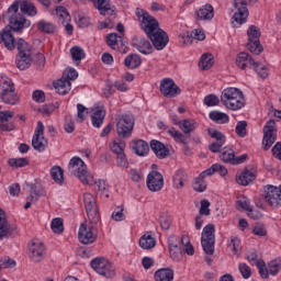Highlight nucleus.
<instances>
[{"mask_svg":"<svg viewBox=\"0 0 281 281\" xmlns=\"http://www.w3.org/2000/svg\"><path fill=\"white\" fill-rule=\"evenodd\" d=\"M19 8L22 14H27L29 16H36L37 14L34 3L27 0L14 1L8 9V14H10L9 25L13 32H23L25 27H30V25H32L30 20L25 19V16L19 13Z\"/></svg>","mask_w":281,"mask_h":281,"instance_id":"nucleus-1","label":"nucleus"},{"mask_svg":"<svg viewBox=\"0 0 281 281\" xmlns=\"http://www.w3.org/2000/svg\"><path fill=\"white\" fill-rule=\"evenodd\" d=\"M221 102L229 111H240L245 106V94L238 88H226L222 92Z\"/></svg>","mask_w":281,"mask_h":281,"instance_id":"nucleus-2","label":"nucleus"},{"mask_svg":"<svg viewBox=\"0 0 281 281\" xmlns=\"http://www.w3.org/2000/svg\"><path fill=\"white\" fill-rule=\"evenodd\" d=\"M68 173L71 177H77L85 186H91L93 183V176L87 170L85 160L78 156L70 159L68 164Z\"/></svg>","mask_w":281,"mask_h":281,"instance_id":"nucleus-3","label":"nucleus"},{"mask_svg":"<svg viewBox=\"0 0 281 281\" xmlns=\"http://www.w3.org/2000/svg\"><path fill=\"white\" fill-rule=\"evenodd\" d=\"M215 234L216 228L214 227V224L206 225L202 231L201 245L204 254H206L204 260L207 265H212V258H210V256H214V245H216Z\"/></svg>","mask_w":281,"mask_h":281,"instance_id":"nucleus-4","label":"nucleus"},{"mask_svg":"<svg viewBox=\"0 0 281 281\" xmlns=\"http://www.w3.org/2000/svg\"><path fill=\"white\" fill-rule=\"evenodd\" d=\"M97 10L102 16H108L104 22L99 23V30H113L115 27V7L111 5V0H98Z\"/></svg>","mask_w":281,"mask_h":281,"instance_id":"nucleus-5","label":"nucleus"},{"mask_svg":"<svg viewBox=\"0 0 281 281\" xmlns=\"http://www.w3.org/2000/svg\"><path fill=\"white\" fill-rule=\"evenodd\" d=\"M135 128V116L131 113L121 114L116 120V133L121 139H128Z\"/></svg>","mask_w":281,"mask_h":281,"instance_id":"nucleus-6","label":"nucleus"},{"mask_svg":"<svg viewBox=\"0 0 281 281\" xmlns=\"http://www.w3.org/2000/svg\"><path fill=\"white\" fill-rule=\"evenodd\" d=\"M136 16L140 23V27L147 36L149 34H153V32H156L159 30V21L155 19V16L148 14V12L142 10V9H136Z\"/></svg>","mask_w":281,"mask_h":281,"instance_id":"nucleus-7","label":"nucleus"},{"mask_svg":"<svg viewBox=\"0 0 281 281\" xmlns=\"http://www.w3.org/2000/svg\"><path fill=\"white\" fill-rule=\"evenodd\" d=\"M83 203L89 225H98V223H100V213L98 212V203L95 202V196H93L91 193H85Z\"/></svg>","mask_w":281,"mask_h":281,"instance_id":"nucleus-8","label":"nucleus"},{"mask_svg":"<svg viewBox=\"0 0 281 281\" xmlns=\"http://www.w3.org/2000/svg\"><path fill=\"white\" fill-rule=\"evenodd\" d=\"M257 268L259 270V276L267 280L269 276H276L277 273H280L281 270V257L271 260L270 262L265 263V260L259 259L257 260Z\"/></svg>","mask_w":281,"mask_h":281,"instance_id":"nucleus-9","label":"nucleus"},{"mask_svg":"<svg viewBox=\"0 0 281 281\" xmlns=\"http://www.w3.org/2000/svg\"><path fill=\"white\" fill-rule=\"evenodd\" d=\"M248 44L247 47L251 54L258 56L262 53V45L260 44V29L256 25H250L247 30Z\"/></svg>","mask_w":281,"mask_h":281,"instance_id":"nucleus-10","label":"nucleus"},{"mask_svg":"<svg viewBox=\"0 0 281 281\" xmlns=\"http://www.w3.org/2000/svg\"><path fill=\"white\" fill-rule=\"evenodd\" d=\"M258 0H234V8L237 9V11L233 15V20L238 25H243V23H247V19L249 16V10L247 9V5L249 3H257Z\"/></svg>","mask_w":281,"mask_h":281,"instance_id":"nucleus-11","label":"nucleus"},{"mask_svg":"<svg viewBox=\"0 0 281 281\" xmlns=\"http://www.w3.org/2000/svg\"><path fill=\"white\" fill-rule=\"evenodd\" d=\"M0 87L2 89V92L0 94V98L4 104H19V95L11 94V100L8 99V93H12L14 90V82H12V79L8 77H2L0 79Z\"/></svg>","mask_w":281,"mask_h":281,"instance_id":"nucleus-12","label":"nucleus"},{"mask_svg":"<svg viewBox=\"0 0 281 281\" xmlns=\"http://www.w3.org/2000/svg\"><path fill=\"white\" fill-rule=\"evenodd\" d=\"M265 201L272 210L281 207V184L279 187L271 184L265 187Z\"/></svg>","mask_w":281,"mask_h":281,"instance_id":"nucleus-13","label":"nucleus"},{"mask_svg":"<svg viewBox=\"0 0 281 281\" xmlns=\"http://www.w3.org/2000/svg\"><path fill=\"white\" fill-rule=\"evenodd\" d=\"M79 243L82 245H92L98 240V228L93 224H81L78 232Z\"/></svg>","mask_w":281,"mask_h":281,"instance_id":"nucleus-14","label":"nucleus"},{"mask_svg":"<svg viewBox=\"0 0 281 281\" xmlns=\"http://www.w3.org/2000/svg\"><path fill=\"white\" fill-rule=\"evenodd\" d=\"M90 265L99 276H103L104 278H113V276H115V268L104 258L92 259Z\"/></svg>","mask_w":281,"mask_h":281,"instance_id":"nucleus-15","label":"nucleus"},{"mask_svg":"<svg viewBox=\"0 0 281 281\" xmlns=\"http://www.w3.org/2000/svg\"><path fill=\"white\" fill-rule=\"evenodd\" d=\"M278 139V128H276V121L269 120L263 126L262 145L265 150H269Z\"/></svg>","mask_w":281,"mask_h":281,"instance_id":"nucleus-16","label":"nucleus"},{"mask_svg":"<svg viewBox=\"0 0 281 281\" xmlns=\"http://www.w3.org/2000/svg\"><path fill=\"white\" fill-rule=\"evenodd\" d=\"M44 133H45V125H43V122L38 121L37 127L32 138V146L34 150H38V153H43V150L47 148V140L44 136Z\"/></svg>","mask_w":281,"mask_h":281,"instance_id":"nucleus-17","label":"nucleus"},{"mask_svg":"<svg viewBox=\"0 0 281 281\" xmlns=\"http://www.w3.org/2000/svg\"><path fill=\"white\" fill-rule=\"evenodd\" d=\"M159 91L165 98H177L181 93V88L175 83V80L165 78L160 81Z\"/></svg>","mask_w":281,"mask_h":281,"instance_id":"nucleus-18","label":"nucleus"},{"mask_svg":"<svg viewBox=\"0 0 281 281\" xmlns=\"http://www.w3.org/2000/svg\"><path fill=\"white\" fill-rule=\"evenodd\" d=\"M247 154H243L241 156L236 157L234 149L227 147H225L220 155V159L224 161V164H231V166L245 164L247 161Z\"/></svg>","mask_w":281,"mask_h":281,"instance_id":"nucleus-19","label":"nucleus"},{"mask_svg":"<svg viewBox=\"0 0 281 281\" xmlns=\"http://www.w3.org/2000/svg\"><path fill=\"white\" fill-rule=\"evenodd\" d=\"M147 36L151 41L155 49H157L158 52H161V49H164L166 45H168V43L170 42L168 33H166V31L161 29L156 30V32H153Z\"/></svg>","mask_w":281,"mask_h":281,"instance_id":"nucleus-20","label":"nucleus"},{"mask_svg":"<svg viewBox=\"0 0 281 281\" xmlns=\"http://www.w3.org/2000/svg\"><path fill=\"white\" fill-rule=\"evenodd\" d=\"M146 184L150 192H160L164 189V175L159 171H150L147 176Z\"/></svg>","mask_w":281,"mask_h":281,"instance_id":"nucleus-21","label":"nucleus"},{"mask_svg":"<svg viewBox=\"0 0 281 281\" xmlns=\"http://www.w3.org/2000/svg\"><path fill=\"white\" fill-rule=\"evenodd\" d=\"M29 258L33 262H42L45 260V244L42 241L35 240L29 246Z\"/></svg>","mask_w":281,"mask_h":281,"instance_id":"nucleus-22","label":"nucleus"},{"mask_svg":"<svg viewBox=\"0 0 281 281\" xmlns=\"http://www.w3.org/2000/svg\"><path fill=\"white\" fill-rule=\"evenodd\" d=\"M132 46L140 54H153V44L144 37H136L132 41Z\"/></svg>","mask_w":281,"mask_h":281,"instance_id":"nucleus-23","label":"nucleus"},{"mask_svg":"<svg viewBox=\"0 0 281 281\" xmlns=\"http://www.w3.org/2000/svg\"><path fill=\"white\" fill-rule=\"evenodd\" d=\"M15 232L16 227L10 225L8 217L0 216V240L12 237Z\"/></svg>","mask_w":281,"mask_h":281,"instance_id":"nucleus-24","label":"nucleus"},{"mask_svg":"<svg viewBox=\"0 0 281 281\" xmlns=\"http://www.w3.org/2000/svg\"><path fill=\"white\" fill-rule=\"evenodd\" d=\"M196 21H212L214 19V7L204 4L195 12Z\"/></svg>","mask_w":281,"mask_h":281,"instance_id":"nucleus-25","label":"nucleus"},{"mask_svg":"<svg viewBox=\"0 0 281 281\" xmlns=\"http://www.w3.org/2000/svg\"><path fill=\"white\" fill-rule=\"evenodd\" d=\"M12 117H14V112L12 111L0 112V131H14V123L10 122Z\"/></svg>","mask_w":281,"mask_h":281,"instance_id":"nucleus-26","label":"nucleus"},{"mask_svg":"<svg viewBox=\"0 0 281 281\" xmlns=\"http://www.w3.org/2000/svg\"><path fill=\"white\" fill-rule=\"evenodd\" d=\"M149 146L158 159H166V157L170 155V150L166 147V145H164V143L159 140L153 139L149 143Z\"/></svg>","mask_w":281,"mask_h":281,"instance_id":"nucleus-27","label":"nucleus"},{"mask_svg":"<svg viewBox=\"0 0 281 281\" xmlns=\"http://www.w3.org/2000/svg\"><path fill=\"white\" fill-rule=\"evenodd\" d=\"M239 186H249L252 181H256V170L245 168L244 171L236 178Z\"/></svg>","mask_w":281,"mask_h":281,"instance_id":"nucleus-28","label":"nucleus"},{"mask_svg":"<svg viewBox=\"0 0 281 281\" xmlns=\"http://www.w3.org/2000/svg\"><path fill=\"white\" fill-rule=\"evenodd\" d=\"M188 183V173L183 169H178L172 177V184L175 190H182Z\"/></svg>","mask_w":281,"mask_h":281,"instance_id":"nucleus-29","label":"nucleus"},{"mask_svg":"<svg viewBox=\"0 0 281 281\" xmlns=\"http://www.w3.org/2000/svg\"><path fill=\"white\" fill-rule=\"evenodd\" d=\"M256 60L251 58L249 53H239L236 58V65L239 69H247V67H255Z\"/></svg>","mask_w":281,"mask_h":281,"instance_id":"nucleus-30","label":"nucleus"},{"mask_svg":"<svg viewBox=\"0 0 281 281\" xmlns=\"http://www.w3.org/2000/svg\"><path fill=\"white\" fill-rule=\"evenodd\" d=\"M104 117H106L104 109L100 106L95 108L91 114L92 126H94V128H100V126L104 124Z\"/></svg>","mask_w":281,"mask_h":281,"instance_id":"nucleus-31","label":"nucleus"},{"mask_svg":"<svg viewBox=\"0 0 281 281\" xmlns=\"http://www.w3.org/2000/svg\"><path fill=\"white\" fill-rule=\"evenodd\" d=\"M132 149L138 157H145V155L149 153L150 147L144 139H138L133 142Z\"/></svg>","mask_w":281,"mask_h":281,"instance_id":"nucleus-32","label":"nucleus"},{"mask_svg":"<svg viewBox=\"0 0 281 281\" xmlns=\"http://www.w3.org/2000/svg\"><path fill=\"white\" fill-rule=\"evenodd\" d=\"M156 281H173L175 280V271L170 268H162L155 272Z\"/></svg>","mask_w":281,"mask_h":281,"instance_id":"nucleus-33","label":"nucleus"},{"mask_svg":"<svg viewBox=\"0 0 281 281\" xmlns=\"http://www.w3.org/2000/svg\"><path fill=\"white\" fill-rule=\"evenodd\" d=\"M54 87L59 95H67L71 91V81L61 77L54 83Z\"/></svg>","mask_w":281,"mask_h":281,"instance_id":"nucleus-34","label":"nucleus"},{"mask_svg":"<svg viewBox=\"0 0 281 281\" xmlns=\"http://www.w3.org/2000/svg\"><path fill=\"white\" fill-rule=\"evenodd\" d=\"M0 43H4V47H7L10 52L14 49V35H12V31H2L0 33Z\"/></svg>","mask_w":281,"mask_h":281,"instance_id":"nucleus-35","label":"nucleus"},{"mask_svg":"<svg viewBox=\"0 0 281 281\" xmlns=\"http://www.w3.org/2000/svg\"><path fill=\"white\" fill-rule=\"evenodd\" d=\"M15 65L18 69L21 71H25V69H30L32 65V55H18Z\"/></svg>","mask_w":281,"mask_h":281,"instance_id":"nucleus-36","label":"nucleus"},{"mask_svg":"<svg viewBox=\"0 0 281 281\" xmlns=\"http://www.w3.org/2000/svg\"><path fill=\"white\" fill-rule=\"evenodd\" d=\"M50 177L57 186H63V183H65V171L60 166H54L50 168Z\"/></svg>","mask_w":281,"mask_h":281,"instance_id":"nucleus-37","label":"nucleus"},{"mask_svg":"<svg viewBox=\"0 0 281 281\" xmlns=\"http://www.w3.org/2000/svg\"><path fill=\"white\" fill-rule=\"evenodd\" d=\"M124 65L127 67V69H137V67L142 65V57H139L137 54H130L125 58Z\"/></svg>","mask_w":281,"mask_h":281,"instance_id":"nucleus-38","label":"nucleus"},{"mask_svg":"<svg viewBox=\"0 0 281 281\" xmlns=\"http://www.w3.org/2000/svg\"><path fill=\"white\" fill-rule=\"evenodd\" d=\"M16 48L19 54L18 55H23V56H32L33 50H32V45H30L25 40L20 38L16 43Z\"/></svg>","mask_w":281,"mask_h":281,"instance_id":"nucleus-39","label":"nucleus"},{"mask_svg":"<svg viewBox=\"0 0 281 281\" xmlns=\"http://www.w3.org/2000/svg\"><path fill=\"white\" fill-rule=\"evenodd\" d=\"M120 43H122V36L117 35V33L106 35V45L111 47V49H120Z\"/></svg>","mask_w":281,"mask_h":281,"instance_id":"nucleus-40","label":"nucleus"},{"mask_svg":"<svg viewBox=\"0 0 281 281\" xmlns=\"http://www.w3.org/2000/svg\"><path fill=\"white\" fill-rule=\"evenodd\" d=\"M209 117L213 122H217L218 124H227V122H229V115H227L226 113H223V112H218V111L210 112Z\"/></svg>","mask_w":281,"mask_h":281,"instance_id":"nucleus-41","label":"nucleus"},{"mask_svg":"<svg viewBox=\"0 0 281 281\" xmlns=\"http://www.w3.org/2000/svg\"><path fill=\"white\" fill-rule=\"evenodd\" d=\"M157 245V240L150 235H143L139 239V247L142 249H153Z\"/></svg>","mask_w":281,"mask_h":281,"instance_id":"nucleus-42","label":"nucleus"},{"mask_svg":"<svg viewBox=\"0 0 281 281\" xmlns=\"http://www.w3.org/2000/svg\"><path fill=\"white\" fill-rule=\"evenodd\" d=\"M169 135L175 139V142H179L180 144H183L186 148L188 149V138L183 133L177 131L175 127H171L168 130Z\"/></svg>","mask_w":281,"mask_h":281,"instance_id":"nucleus-43","label":"nucleus"},{"mask_svg":"<svg viewBox=\"0 0 281 281\" xmlns=\"http://www.w3.org/2000/svg\"><path fill=\"white\" fill-rule=\"evenodd\" d=\"M214 65V57L212 54H204L202 55L200 61H199V68L203 70H207Z\"/></svg>","mask_w":281,"mask_h":281,"instance_id":"nucleus-44","label":"nucleus"},{"mask_svg":"<svg viewBox=\"0 0 281 281\" xmlns=\"http://www.w3.org/2000/svg\"><path fill=\"white\" fill-rule=\"evenodd\" d=\"M110 149L112 150V153H114V155H122V153H124V150L126 149V142L122 139L113 140L110 144Z\"/></svg>","mask_w":281,"mask_h":281,"instance_id":"nucleus-45","label":"nucleus"},{"mask_svg":"<svg viewBox=\"0 0 281 281\" xmlns=\"http://www.w3.org/2000/svg\"><path fill=\"white\" fill-rule=\"evenodd\" d=\"M180 128L184 133V135H190V133L196 130V122H194V120H182Z\"/></svg>","mask_w":281,"mask_h":281,"instance_id":"nucleus-46","label":"nucleus"},{"mask_svg":"<svg viewBox=\"0 0 281 281\" xmlns=\"http://www.w3.org/2000/svg\"><path fill=\"white\" fill-rule=\"evenodd\" d=\"M192 188L194 192H205V190H207V182H205V178L200 175L194 179Z\"/></svg>","mask_w":281,"mask_h":281,"instance_id":"nucleus-47","label":"nucleus"},{"mask_svg":"<svg viewBox=\"0 0 281 281\" xmlns=\"http://www.w3.org/2000/svg\"><path fill=\"white\" fill-rule=\"evenodd\" d=\"M37 29L40 32H44L45 34H54V32H56V26L53 23L46 22L45 20L37 23Z\"/></svg>","mask_w":281,"mask_h":281,"instance_id":"nucleus-48","label":"nucleus"},{"mask_svg":"<svg viewBox=\"0 0 281 281\" xmlns=\"http://www.w3.org/2000/svg\"><path fill=\"white\" fill-rule=\"evenodd\" d=\"M60 108V103L56 102V103H48V104H44L38 109V112L42 113V115H52V113H54V111L56 109Z\"/></svg>","mask_w":281,"mask_h":281,"instance_id":"nucleus-49","label":"nucleus"},{"mask_svg":"<svg viewBox=\"0 0 281 281\" xmlns=\"http://www.w3.org/2000/svg\"><path fill=\"white\" fill-rule=\"evenodd\" d=\"M50 229L54 232V234H63L65 232V227L63 225V218L56 217L50 223Z\"/></svg>","mask_w":281,"mask_h":281,"instance_id":"nucleus-50","label":"nucleus"},{"mask_svg":"<svg viewBox=\"0 0 281 281\" xmlns=\"http://www.w3.org/2000/svg\"><path fill=\"white\" fill-rule=\"evenodd\" d=\"M8 164L11 168H25L30 161L26 158H11Z\"/></svg>","mask_w":281,"mask_h":281,"instance_id":"nucleus-51","label":"nucleus"},{"mask_svg":"<svg viewBox=\"0 0 281 281\" xmlns=\"http://www.w3.org/2000/svg\"><path fill=\"white\" fill-rule=\"evenodd\" d=\"M207 134L210 135V137H212V139H215V142H220V144H225V136L221 131L207 128Z\"/></svg>","mask_w":281,"mask_h":281,"instance_id":"nucleus-52","label":"nucleus"},{"mask_svg":"<svg viewBox=\"0 0 281 281\" xmlns=\"http://www.w3.org/2000/svg\"><path fill=\"white\" fill-rule=\"evenodd\" d=\"M70 55L72 60H82V58H85V50L80 46H74L70 48Z\"/></svg>","mask_w":281,"mask_h":281,"instance_id":"nucleus-53","label":"nucleus"},{"mask_svg":"<svg viewBox=\"0 0 281 281\" xmlns=\"http://www.w3.org/2000/svg\"><path fill=\"white\" fill-rule=\"evenodd\" d=\"M256 74L258 75L259 78H262L265 80V78H269V70L267 69V66L257 63L254 67Z\"/></svg>","mask_w":281,"mask_h":281,"instance_id":"nucleus-54","label":"nucleus"},{"mask_svg":"<svg viewBox=\"0 0 281 281\" xmlns=\"http://www.w3.org/2000/svg\"><path fill=\"white\" fill-rule=\"evenodd\" d=\"M16 267V261L10 257H3L0 259V270L1 269H14Z\"/></svg>","mask_w":281,"mask_h":281,"instance_id":"nucleus-55","label":"nucleus"},{"mask_svg":"<svg viewBox=\"0 0 281 281\" xmlns=\"http://www.w3.org/2000/svg\"><path fill=\"white\" fill-rule=\"evenodd\" d=\"M111 218L116 222L126 221V215L124 214V206H117L113 211Z\"/></svg>","mask_w":281,"mask_h":281,"instance_id":"nucleus-56","label":"nucleus"},{"mask_svg":"<svg viewBox=\"0 0 281 281\" xmlns=\"http://www.w3.org/2000/svg\"><path fill=\"white\" fill-rule=\"evenodd\" d=\"M77 122H79V124H82V121L87 117V113H89L87 112L88 109L83 104L79 103L77 104Z\"/></svg>","mask_w":281,"mask_h":281,"instance_id":"nucleus-57","label":"nucleus"},{"mask_svg":"<svg viewBox=\"0 0 281 281\" xmlns=\"http://www.w3.org/2000/svg\"><path fill=\"white\" fill-rule=\"evenodd\" d=\"M235 131L239 137H247V121H239Z\"/></svg>","mask_w":281,"mask_h":281,"instance_id":"nucleus-58","label":"nucleus"},{"mask_svg":"<svg viewBox=\"0 0 281 281\" xmlns=\"http://www.w3.org/2000/svg\"><path fill=\"white\" fill-rule=\"evenodd\" d=\"M238 270L244 280L251 278V268L247 263H239Z\"/></svg>","mask_w":281,"mask_h":281,"instance_id":"nucleus-59","label":"nucleus"},{"mask_svg":"<svg viewBox=\"0 0 281 281\" xmlns=\"http://www.w3.org/2000/svg\"><path fill=\"white\" fill-rule=\"evenodd\" d=\"M61 78L71 82V80H76V78H78V71L74 68H68L64 70Z\"/></svg>","mask_w":281,"mask_h":281,"instance_id":"nucleus-60","label":"nucleus"},{"mask_svg":"<svg viewBox=\"0 0 281 281\" xmlns=\"http://www.w3.org/2000/svg\"><path fill=\"white\" fill-rule=\"evenodd\" d=\"M75 21L78 27H89L91 25V20L82 14L76 15Z\"/></svg>","mask_w":281,"mask_h":281,"instance_id":"nucleus-61","label":"nucleus"},{"mask_svg":"<svg viewBox=\"0 0 281 281\" xmlns=\"http://www.w3.org/2000/svg\"><path fill=\"white\" fill-rule=\"evenodd\" d=\"M169 254L170 258L175 262H180V260H183V254L181 252V248L179 246L177 248H170Z\"/></svg>","mask_w":281,"mask_h":281,"instance_id":"nucleus-62","label":"nucleus"},{"mask_svg":"<svg viewBox=\"0 0 281 281\" xmlns=\"http://www.w3.org/2000/svg\"><path fill=\"white\" fill-rule=\"evenodd\" d=\"M205 106H218L221 100L216 97V94H209L203 100Z\"/></svg>","mask_w":281,"mask_h":281,"instance_id":"nucleus-63","label":"nucleus"},{"mask_svg":"<svg viewBox=\"0 0 281 281\" xmlns=\"http://www.w3.org/2000/svg\"><path fill=\"white\" fill-rule=\"evenodd\" d=\"M130 179L134 181V183H139L142 179H144V173L139 169H131Z\"/></svg>","mask_w":281,"mask_h":281,"instance_id":"nucleus-64","label":"nucleus"}]
</instances>
